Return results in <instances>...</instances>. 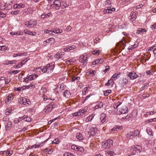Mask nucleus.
Instances as JSON below:
<instances>
[{
	"label": "nucleus",
	"mask_w": 156,
	"mask_h": 156,
	"mask_svg": "<svg viewBox=\"0 0 156 156\" xmlns=\"http://www.w3.org/2000/svg\"><path fill=\"white\" fill-rule=\"evenodd\" d=\"M78 149L77 150V151H83L84 149L82 147H78Z\"/></svg>",
	"instance_id": "nucleus-54"
},
{
	"label": "nucleus",
	"mask_w": 156,
	"mask_h": 156,
	"mask_svg": "<svg viewBox=\"0 0 156 156\" xmlns=\"http://www.w3.org/2000/svg\"><path fill=\"white\" fill-rule=\"evenodd\" d=\"M19 11L18 10L16 11H13L11 12V14L16 15L18 14L19 13Z\"/></svg>",
	"instance_id": "nucleus-43"
},
{
	"label": "nucleus",
	"mask_w": 156,
	"mask_h": 156,
	"mask_svg": "<svg viewBox=\"0 0 156 156\" xmlns=\"http://www.w3.org/2000/svg\"><path fill=\"white\" fill-rule=\"evenodd\" d=\"M7 123H5V128L6 130H9L11 127L12 124L9 120H7Z\"/></svg>",
	"instance_id": "nucleus-13"
},
{
	"label": "nucleus",
	"mask_w": 156,
	"mask_h": 156,
	"mask_svg": "<svg viewBox=\"0 0 156 156\" xmlns=\"http://www.w3.org/2000/svg\"><path fill=\"white\" fill-rule=\"evenodd\" d=\"M71 148L72 149L76 151H77V150L78 149V147L75 145H72L71 146Z\"/></svg>",
	"instance_id": "nucleus-44"
},
{
	"label": "nucleus",
	"mask_w": 156,
	"mask_h": 156,
	"mask_svg": "<svg viewBox=\"0 0 156 156\" xmlns=\"http://www.w3.org/2000/svg\"><path fill=\"white\" fill-rule=\"evenodd\" d=\"M120 72H117L114 74L112 77V79L113 80H115L116 79L118 78L119 77V75H120Z\"/></svg>",
	"instance_id": "nucleus-22"
},
{
	"label": "nucleus",
	"mask_w": 156,
	"mask_h": 156,
	"mask_svg": "<svg viewBox=\"0 0 156 156\" xmlns=\"http://www.w3.org/2000/svg\"><path fill=\"white\" fill-rule=\"evenodd\" d=\"M106 115L105 114L102 113L101 115L100 119L102 123H104L106 121Z\"/></svg>",
	"instance_id": "nucleus-15"
},
{
	"label": "nucleus",
	"mask_w": 156,
	"mask_h": 156,
	"mask_svg": "<svg viewBox=\"0 0 156 156\" xmlns=\"http://www.w3.org/2000/svg\"><path fill=\"white\" fill-rule=\"evenodd\" d=\"M128 80L127 79L123 78L121 82V85L122 87H124L128 83Z\"/></svg>",
	"instance_id": "nucleus-19"
},
{
	"label": "nucleus",
	"mask_w": 156,
	"mask_h": 156,
	"mask_svg": "<svg viewBox=\"0 0 156 156\" xmlns=\"http://www.w3.org/2000/svg\"><path fill=\"white\" fill-rule=\"evenodd\" d=\"M106 152L110 156H113L114 154V153L112 151H106Z\"/></svg>",
	"instance_id": "nucleus-34"
},
{
	"label": "nucleus",
	"mask_w": 156,
	"mask_h": 156,
	"mask_svg": "<svg viewBox=\"0 0 156 156\" xmlns=\"http://www.w3.org/2000/svg\"><path fill=\"white\" fill-rule=\"evenodd\" d=\"M55 106V105H54V103L51 102L50 103V104L46 106L45 108L44 109V111L46 113H48L51 112Z\"/></svg>",
	"instance_id": "nucleus-4"
},
{
	"label": "nucleus",
	"mask_w": 156,
	"mask_h": 156,
	"mask_svg": "<svg viewBox=\"0 0 156 156\" xmlns=\"http://www.w3.org/2000/svg\"><path fill=\"white\" fill-rule=\"evenodd\" d=\"M20 120H21V117L19 119H15L14 120V123H17L19 122L20 121Z\"/></svg>",
	"instance_id": "nucleus-48"
},
{
	"label": "nucleus",
	"mask_w": 156,
	"mask_h": 156,
	"mask_svg": "<svg viewBox=\"0 0 156 156\" xmlns=\"http://www.w3.org/2000/svg\"><path fill=\"white\" fill-rule=\"evenodd\" d=\"M105 4L106 5H109L111 4L110 1L109 0H106L105 2Z\"/></svg>",
	"instance_id": "nucleus-62"
},
{
	"label": "nucleus",
	"mask_w": 156,
	"mask_h": 156,
	"mask_svg": "<svg viewBox=\"0 0 156 156\" xmlns=\"http://www.w3.org/2000/svg\"><path fill=\"white\" fill-rule=\"evenodd\" d=\"M74 116H77L80 115H81V114H79L78 112H76L73 114Z\"/></svg>",
	"instance_id": "nucleus-56"
},
{
	"label": "nucleus",
	"mask_w": 156,
	"mask_h": 156,
	"mask_svg": "<svg viewBox=\"0 0 156 156\" xmlns=\"http://www.w3.org/2000/svg\"><path fill=\"white\" fill-rule=\"evenodd\" d=\"M146 131L147 133L149 135H151L152 136H153L154 133L153 132L152 130L150 128H147Z\"/></svg>",
	"instance_id": "nucleus-23"
},
{
	"label": "nucleus",
	"mask_w": 156,
	"mask_h": 156,
	"mask_svg": "<svg viewBox=\"0 0 156 156\" xmlns=\"http://www.w3.org/2000/svg\"><path fill=\"white\" fill-rule=\"evenodd\" d=\"M133 132H130V133H128L127 134L126 136L128 138H129L130 139H132L133 138Z\"/></svg>",
	"instance_id": "nucleus-32"
},
{
	"label": "nucleus",
	"mask_w": 156,
	"mask_h": 156,
	"mask_svg": "<svg viewBox=\"0 0 156 156\" xmlns=\"http://www.w3.org/2000/svg\"><path fill=\"white\" fill-rule=\"evenodd\" d=\"M130 152L131 155L135 154L136 153H137V151H136L133 146L131 147V148L130 149Z\"/></svg>",
	"instance_id": "nucleus-26"
},
{
	"label": "nucleus",
	"mask_w": 156,
	"mask_h": 156,
	"mask_svg": "<svg viewBox=\"0 0 156 156\" xmlns=\"http://www.w3.org/2000/svg\"><path fill=\"white\" fill-rule=\"evenodd\" d=\"M54 33H61L62 32V30L61 29L56 28L53 30Z\"/></svg>",
	"instance_id": "nucleus-30"
},
{
	"label": "nucleus",
	"mask_w": 156,
	"mask_h": 156,
	"mask_svg": "<svg viewBox=\"0 0 156 156\" xmlns=\"http://www.w3.org/2000/svg\"><path fill=\"white\" fill-rule=\"evenodd\" d=\"M66 88V86L63 83L61 84L57 85L56 89L58 93L61 92L65 89Z\"/></svg>",
	"instance_id": "nucleus-8"
},
{
	"label": "nucleus",
	"mask_w": 156,
	"mask_h": 156,
	"mask_svg": "<svg viewBox=\"0 0 156 156\" xmlns=\"http://www.w3.org/2000/svg\"><path fill=\"white\" fill-rule=\"evenodd\" d=\"M76 137L79 140H82L83 139V137L82 134L80 133H77L76 135Z\"/></svg>",
	"instance_id": "nucleus-28"
},
{
	"label": "nucleus",
	"mask_w": 156,
	"mask_h": 156,
	"mask_svg": "<svg viewBox=\"0 0 156 156\" xmlns=\"http://www.w3.org/2000/svg\"><path fill=\"white\" fill-rule=\"evenodd\" d=\"M21 120L23 119L25 121L30 122L31 121V118L27 115L24 116L23 117H21Z\"/></svg>",
	"instance_id": "nucleus-20"
},
{
	"label": "nucleus",
	"mask_w": 156,
	"mask_h": 156,
	"mask_svg": "<svg viewBox=\"0 0 156 156\" xmlns=\"http://www.w3.org/2000/svg\"><path fill=\"white\" fill-rule=\"evenodd\" d=\"M13 98L12 94H9L7 96L6 98L5 99V101L6 103L9 104L8 103L9 102L11 101Z\"/></svg>",
	"instance_id": "nucleus-12"
},
{
	"label": "nucleus",
	"mask_w": 156,
	"mask_h": 156,
	"mask_svg": "<svg viewBox=\"0 0 156 156\" xmlns=\"http://www.w3.org/2000/svg\"><path fill=\"white\" fill-rule=\"evenodd\" d=\"M139 134V131L138 130H135L133 132V137L137 136Z\"/></svg>",
	"instance_id": "nucleus-35"
},
{
	"label": "nucleus",
	"mask_w": 156,
	"mask_h": 156,
	"mask_svg": "<svg viewBox=\"0 0 156 156\" xmlns=\"http://www.w3.org/2000/svg\"><path fill=\"white\" fill-rule=\"evenodd\" d=\"M47 140H45L44 142H42L41 144L39 145L38 144H35L34 145V147L35 148H37V147H40L41 146V144H43Z\"/></svg>",
	"instance_id": "nucleus-42"
},
{
	"label": "nucleus",
	"mask_w": 156,
	"mask_h": 156,
	"mask_svg": "<svg viewBox=\"0 0 156 156\" xmlns=\"http://www.w3.org/2000/svg\"><path fill=\"white\" fill-rule=\"evenodd\" d=\"M92 54L94 55H98L99 54V51L97 50H95L92 51Z\"/></svg>",
	"instance_id": "nucleus-37"
},
{
	"label": "nucleus",
	"mask_w": 156,
	"mask_h": 156,
	"mask_svg": "<svg viewBox=\"0 0 156 156\" xmlns=\"http://www.w3.org/2000/svg\"><path fill=\"white\" fill-rule=\"evenodd\" d=\"M113 80V79H110V80H108V81L109 83H110V84H111L112 85H113V83H114L113 81L112 80Z\"/></svg>",
	"instance_id": "nucleus-60"
},
{
	"label": "nucleus",
	"mask_w": 156,
	"mask_h": 156,
	"mask_svg": "<svg viewBox=\"0 0 156 156\" xmlns=\"http://www.w3.org/2000/svg\"><path fill=\"white\" fill-rule=\"evenodd\" d=\"M37 77L38 75L37 74H34L30 75L29 76H27L26 77H25L24 78L23 81H25L27 83H28V82L29 81H31L33 80Z\"/></svg>",
	"instance_id": "nucleus-5"
},
{
	"label": "nucleus",
	"mask_w": 156,
	"mask_h": 156,
	"mask_svg": "<svg viewBox=\"0 0 156 156\" xmlns=\"http://www.w3.org/2000/svg\"><path fill=\"white\" fill-rule=\"evenodd\" d=\"M79 59V61L83 63H86L87 62V60L85 59V58L84 55H81L80 56Z\"/></svg>",
	"instance_id": "nucleus-17"
},
{
	"label": "nucleus",
	"mask_w": 156,
	"mask_h": 156,
	"mask_svg": "<svg viewBox=\"0 0 156 156\" xmlns=\"http://www.w3.org/2000/svg\"><path fill=\"white\" fill-rule=\"evenodd\" d=\"M49 42L51 41H52V42L51 43L52 44V43H54L55 42V39L54 38H51L48 39Z\"/></svg>",
	"instance_id": "nucleus-55"
},
{
	"label": "nucleus",
	"mask_w": 156,
	"mask_h": 156,
	"mask_svg": "<svg viewBox=\"0 0 156 156\" xmlns=\"http://www.w3.org/2000/svg\"><path fill=\"white\" fill-rule=\"evenodd\" d=\"M97 130V129L95 127L92 126L90 127L89 132L91 135L94 136L96 134Z\"/></svg>",
	"instance_id": "nucleus-9"
},
{
	"label": "nucleus",
	"mask_w": 156,
	"mask_h": 156,
	"mask_svg": "<svg viewBox=\"0 0 156 156\" xmlns=\"http://www.w3.org/2000/svg\"><path fill=\"white\" fill-rule=\"evenodd\" d=\"M103 105L102 102H100L97 103L96 106H95V109H98V108H101Z\"/></svg>",
	"instance_id": "nucleus-21"
},
{
	"label": "nucleus",
	"mask_w": 156,
	"mask_h": 156,
	"mask_svg": "<svg viewBox=\"0 0 156 156\" xmlns=\"http://www.w3.org/2000/svg\"><path fill=\"white\" fill-rule=\"evenodd\" d=\"M0 16L1 17L5 18L6 17V15L3 12L0 11Z\"/></svg>",
	"instance_id": "nucleus-45"
},
{
	"label": "nucleus",
	"mask_w": 156,
	"mask_h": 156,
	"mask_svg": "<svg viewBox=\"0 0 156 156\" xmlns=\"http://www.w3.org/2000/svg\"><path fill=\"white\" fill-rule=\"evenodd\" d=\"M146 32V30L145 29L140 28H139L136 31V34H140L142 33L145 32Z\"/></svg>",
	"instance_id": "nucleus-18"
},
{
	"label": "nucleus",
	"mask_w": 156,
	"mask_h": 156,
	"mask_svg": "<svg viewBox=\"0 0 156 156\" xmlns=\"http://www.w3.org/2000/svg\"><path fill=\"white\" fill-rule=\"evenodd\" d=\"M132 117V116L131 115H128L127 116L125 117V118L126 119V121H129Z\"/></svg>",
	"instance_id": "nucleus-38"
},
{
	"label": "nucleus",
	"mask_w": 156,
	"mask_h": 156,
	"mask_svg": "<svg viewBox=\"0 0 156 156\" xmlns=\"http://www.w3.org/2000/svg\"><path fill=\"white\" fill-rule=\"evenodd\" d=\"M3 121H5L6 123H7V120H9V119L7 118L6 117H4L3 119Z\"/></svg>",
	"instance_id": "nucleus-58"
},
{
	"label": "nucleus",
	"mask_w": 156,
	"mask_h": 156,
	"mask_svg": "<svg viewBox=\"0 0 156 156\" xmlns=\"http://www.w3.org/2000/svg\"><path fill=\"white\" fill-rule=\"evenodd\" d=\"M59 139L58 138H56L52 142V144H58L59 142Z\"/></svg>",
	"instance_id": "nucleus-41"
},
{
	"label": "nucleus",
	"mask_w": 156,
	"mask_h": 156,
	"mask_svg": "<svg viewBox=\"0 0 156 156\" xmlns=\"http://www.w3.org/2000/svg\"><path fill=\"white\" fill-rule=\"evenodd\" d=\"M80 79V77L79 76H77L76 77H75V76H73L72 77L71 81V82H74L75 81H76L77 82H78L79 81V80Z\"/></svg>",
	"instance_id": "nucleus-27"
},
{
	"label": "nucleus",
	"mask_w": 156,
	"mask_h": 156,
	"mask_svg": "<svg viewBox=\"0 0 156 156\" xmlns=\"http://www.w3.org/2000/svg\"><path fill=\"white\" fill-rule=\"evenodd\" d=\"M23 34V32L21 31L16 32V35H21Z\"/></svg>",
	"instance_id": "nucleus-59"
},
{
	"label": "nucleus",
	"mask_w": 156,
	"mask_h": 156,
	"mask_svg": "<svg viewBox=\"0 0 156 156\" xmlns=\"http://www.w3.org/2000/svg\"><path fill=\"white\" fill-rule=\"evenodd\" d=\"M24 25L27 27L29 28H32L34 27L37 25V22L36 21L33 20H30L29 21H25L24 23Z\"/></svg>",
	"instance_id": "nucleus-2"
},
{
	"label": "nucleus",
	"mask_w": 156,
	"mask_h": 156,
	"mask_svg": "<svg viewBox=\"0 0 156 156\" xmlns=\"http://www.w3.org/2000/svg\"><path fill=\"white\" fill-rule=\"evenodd\" d=\"M128 109L126 106H123L119 108V112L121 114H125L127 113L128 112Z\"/></svg>",
	"instance_id": "nucleus-11"
},
{
	"label": "nucleus",
	"mask_w": 156,
	"mask_h": 156,
	"mask_svg": "<svg viewBox=\"0 0 156 156\" xmlns=\"http://www.w3.org/2000/svg\"><path fill=\"white\" fill-rule=\"evenodd\" d=\"M27 100H29V99H27L26 98L23 99V100H22L23 104L24 105H26L27 103Z\"/></svg>",
	"instance_id": "nucleus-40"
},
{
	"label": "nucleus",
	"mask_w": 156,
	"mask_h": 156,
	"mask_svg": "<svg viewBox=\"0 0 156 156\" xmlns=\"http://www.w3.org/2000/svg\"><path fill=\"white\" fill-rule=\"evenodd\" d=\"M64 52H61L60 53L57 52L55 55L56 57L58 58H62V56L64 55Z\"/></svg>",
	"instance_id": "nucleus-29"
},
{
	"label": "nucleus",
	"mask_w": 156,
	"mask_h": 156,
	"mask_svg": "<svg viewBox=\"0 0 156 156\" xmlns=\"http://www.w3.org/2000/svg\"><path fill=\"white\" fill-rule=\"evenodd\" d=\"M23 31L25 34H28V35H30V32H31V31L28 30H24Z\"/></svg>",
	"instance_id": "nucleus-53"
},
{
	"label": "nucleus",
	"mask_w": 156,
	"mask_h": 156,
	"mask_svg": "<svg viewBox=\"0 0 156 156\" xmlns=\"http://www.w3.org/2000/svg\"><path fill=\"white\" fill-rule=\"evenodd\" d=\"M11 80L10 79V78H9L7 79L5 81V83L6 84L9 83L10 82Z\"/></svg>",
	"instance_id": "nucleus-63"
},
{
	"label": "nucleus",
	"mask_w": 156,
	"mask_h": 156,
	"mask_svg": "<svg viewBox=\"0 0 156 156\" xmlns=\"http://www.w3.org/2000/svg\"><path fill=\"white\" fill-rule=\"evenodd\" d=\"M53 4H61L60 2L58 0L55 1L53 2Z\"/></svg>",
	"instance_id": "nucleus-57"
},
{
	"label": "nucleus",
	"mask_w": 156,
	"mask_h": 156,
	"mask_svg": "<svg viewBox=\"0 0 156 156\" xmlns=\"http://www.w3.org/2000/svg\"><path fill=\"white\" fill-rule=\"evenodd\" d=\"M64 156H74L73 154L69 153H66L64 154Z\"/></svg>",
	"instance_id": "nucleus-50"
},
{
	"label": "nucleus",
	"mask_w": 156,
	"mask_h": 156,
	"mask_svg": "<svg viewBox=\"0 0 156 156\" xmlns=\"http://www.w3.org/2000/svg\"><path fill=\"white\" fill-rule=\"evenodd\" d=\"M94 115H90L87 117L86 119L85 120V121L86 122H88L89 121H91L94 118Z\"/></svg>",
	"instance_id": "nucleus-24"
},
{
	"label": "nucleus",
	"mask_w": 156,
	"mask_h": 156,
	"mask_svg": "<svg viewBox=\"0 0 156 156\" xmlns=\"http://www.w3.org/2000/svg\"><path fill=\"white\" fill-rule=\"evenodd\" d=\"M133 147L135 149L136 151H137V153L138 152L140 153L142 150V147L140 145H136L133 146Z\"/></svg>",
	"instance_id": "nucleus-14"
},
{
	"label": "nucleus",
	"mask_w": 156,
	"mask_h": 156,
	"mask_svg": "<svg viewBox=\"0 0 156 156\" xmlns=\"http://www.w3.org/2000/svg\"><path fill=\"white\" fill-rule=\"evenodd\" d=\"M111 92V90H108L104 92V94L105 96H107Z\"/></svg>",
	"instance_id": "nucleus-39"
},
{
	"label": "nucleus",
	"mask_w": 156,
	"mask_h": 156,
	"mask_svg": "<svg viewBox=\"0 0 156 156\" xmlns=\"http://www.w3.org/2000/svg\"><path fill=\"white\" fill-rule=\"evenodd\" d=\"M92 94H90L89 95H88L87 96L86 98L83 101V103H84V102L86 100H87L88 98L91 96Z\"/></svg>",
	"instance_id": "nucleus-49"
},
{
	"label": "nucleus",
	"mask_w": 156,
	"mask_h": 156,
	"mask_svg": "<svg viewBox=\"0 0 156 156\" xmlns=\"http://www.w3.org/2000/svg\"><path fill=\"white\" fill-rule=\"evenodd\" d=\"M69 50H72L76 48V47L74 45H72L71 46L69 47Z\"/></svg>",
	"instance_id": "nucleus-52"
},
{
	"label": "nucleus",
	"mask_w": 156,
	"mask_h": 156,
	"mask_svg": "<svg viewBox=\"0 0 156 156\" xmlns=\"http://www.w3.org/2000/svg\"><path fill=\"white\" fill-rule=\"evenodd\" d=\"M123 127L122 126H115L112 129V130L115 131V130H117V129H121Z\"/></svg>",
	"instance_id": "nucleus-33"
},
{
	"label": "nucleus",
	"mask_w": 156,
	"mask_h": 156,
	"mask_svg": "<svg viewBox=\"0 0 156 156\" xmlns=\"http://www.w3.org/2000/svg\"><path fill=\"white\" fill-rule=\"evenodd\" d=\"M63 96L66 98H68L70 97L71 94L69 91L68 90H65L63 93Z\"/></svg>",
	"instance_id": "nucleus-16"
},
{
	"label": "nucleus",
	"mask_w": 156,
	"mask_h": 156,
	"mask_svg": "<svg viewBox=\"0 0 156 156\" xmlns=\"http://www.w3.org/2000/svg\"><path fill=\"white\" fill-rule=\"evenodd\" d=\"M156 46L155 45V44H154L152 47L149 48L148 49V51H150L152 50H154V48H156Z\"/></svg>",
	"instance_id": "nucleus-47"
},
{
	"label": "nucleus",
	"mask_w": 156,
	"mask_h": 156,
	"mask_svg": "<svg viewBox=\"0 0 156 156\" xmlns=\"http://www.w3.org/2000/svg\"><path fill=\"white\" fill-rule=\"evenodd\" d=\"M53 6L56 9L58 10L61 5V4H53Z\"/></svg>",
	"instance_id": "nucleus-36"
},
{
	"label": "nucleus",
	"mask_w": 156,
	"mask_h": 156,
	"mask_svg": "<svg viewBox=\"0 0 156 156\" xmlns=\"http://www.w3.org/2000/svg\"><path fill=\"white\" fill-rule=\"evenodd\" d=\"M6 49V47L4 46H0V50H5Z\"/></svg>",
	"instance_id": "nucleus-61"
},
{
	"label": "nucleus",
	"mask_w": 156,
	"mask_h": 156,
	"mask_svg": "<svg viewBox=\"0 0 156 156\" xmlns=\"http://www.w3.org/2000/svg\"><path fill=\"white\" fill-rule=\"evenodd\" d=\"M18 8H23L25 7V5L23 4H18Z\"/></svg>",
	"instance_id": "nucleus-51"
},
{
	"label": "nucleus",
	"mask_w": 156,
	"mask_h": 156,
	"mask_svg": "<svg viewBox=\"0 0 156 156\" xmlns=\"http://www.w3.org/2000/svg\"><path fill=\"white\" fill-rule=\"evenodd\" d=\"M127 76L129 77L132 80H133L139 77V76L134 72L132 71L130 72L127 75Z\"/></svg>",
	"instance_id": "nucleus-7"
},
{
	"label": "nucleus",
	"mask_w": 156,
	"mask_h": 156,
	"mask_svg": "<svg viewBox=\"0 0 156 156\" xmlns=\"http://www.w3.org/2000/svg\"><path fill=\"white\" fill-rule=\"evenodd\" d=\"M51 13L50 12L48 13L47 14H43L41 15V18H45L48 17L50 15H51Z\"/></svg>",
	"instance_id": "nucleus-31"
},
{
	"label": "nucleus",
	"mask_w": 156,
	"mask_h": 156,
	"mask_svg": "<svg viewBox=\"0 0 156 156\" xmlns=\"http://www.w3.org/2000/svg\"><path fill=\"white\" fill-rule=\"evenodd\" d=\"M126 45V42L122 39V41L118 44L117 46L120 50H122L124 48Z\"/></svg>",
	"instance_id": "nucleus-6"
},
{
	"label": "nucleus",
	"mask_w": 156,
	"mask_h": 156,
	"mask_svg": "<svg viewBox=\"0 0 156 156\" xmlns=\"http://www.w3.org/2000/svg\"><path fill=\"white\" fill-rule=\"evenodd\" d=\"M137 12H133V13H131L130 15V18H129L131 21L133 22L136 20L137 17Z\"/></svg>",
	"instance_id": "nucleus-10"
},
{
	"label": "nucleus",
	"mask_w": 156,
	"mask_h": 156,
	"mask_svg": "<svg viewBox=\"0 0 156 156\" xmlns=\"http://www.w3.org/2000/svg\"><path fill=\"white\" fill-rule=\"evenodd\" d=\"M5 151V154L7 156H11L13 153V151L11 150H8L6 151Z\"/></svg>",
	"instance_id": "nucleus-25"
},
{
	"label": "nucleus",
	"mask_w": 156,
	"mask_h": 156,
	"mask_svg": "<svg viewBox=\"0 0 156 156\" xmlns=\"http://www.w3.org/2000/svg\"><path fill=\"white\" fill-rule=\"evenodd\" d=\"M11 112V110L7 109L6 110V111L5 112V114L7 115H8Z\"/></svg>",
	"instance_id": "nucleus-46"
},
{
	"label": "nucleus",
	"mask_w": 156,
	"mask_h": 156,
	"mask_svg": "<svg viewBox=\"0 0 156 156\" xmlns=\"http://www.w3.org/2000/svg\"><path fill=\"white\" fill-rule=\"evenodd\" d=\"M113 141L110 139H108L106 141L103 142L102 143L103 148L106 149L110 148L113 144Z\"/></svg>",
	"instance_id": "nucleus-3"
},
{
	"label": "nucleus",
	"mask_w": 156,
	"mask_h": 156,
	"mask_svg": "<svg viewBox=\"0 0 156 156\" xmlns=\"http://www.w3.org/2000/svg\"><path fill=\"white\" fill-rule=\"evenodd\" d=\"M54 68V64H52V63H49L47 65L41 69L42 72L44 73L50 72Z\"/></svg>",
	"instance_id": "nucleus-1"
},
{
	"label": "nucleus",
	"mask_w": 156,
	"mask_h": 156,
	"mask_svg": "<svg viewBox=\"0 0 156 156\" xmlns=\"http://www.w3.org/2000/svg\"><path fill=\"white\" fill-rule=\"evenodd\" d=\"M109 66H106V69H105L104 71V72L105 73H106L107 71L109 69Z\"/></svg>",
	"instance_id": "nucleus-64"
}]
</instances>
